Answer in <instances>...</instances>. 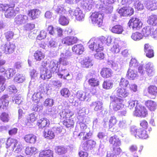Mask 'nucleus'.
I'll return each instance as SVG.
<instances>
[{
    "label": "nucleus",
    "mask_w": 157,
    "mask_h": 157,
    "mask_svg": "<svg viewBox=\"0 0 157 157\" xmlns=\"http://www.w3.org/2000/svg\"><path fill=\"white\" fill-rule=\"evenodd\" d=\"M154 67L153 64L148 63L145 65V71L147 74L149 76H153L155 73Z\"/></svg>",
    "instance_id": "bb28decb"
},
{
    "label": "nucleus",
    "mask_w": 157,
    "mask_h": 157,
    "mask_svg": "<svg viewBox=\"0 0 157 157\" xmlns=\"http://www.w3.org/2000/svg\"><path fill=\"white\" fill-rule=\"evenodd\" d=\"M110 98L111 100L110 105L114 111L121 109L124 107V105L123 103L124 100L123 99L117 97H110Z\"/></svg>",
    "instance_id": "20e7f679"
},
{
    "label": "nucleus",
    "mask_w": 157,
    "mask_h": 157,
    "mask_svg": "<svg viewBox=\"0 0 157 157\" xmlns=\"http://www.w3.org/2000/svg\"><path fill=\"white\" fill-rule=\"evenodd\" d=\"M75 98L77 101H83L88 99L86 93L81 90H78L76 92Z\"/></svg>",
    "instance_id": "4be33fe9"
},
{
    "label": "nucleus",
    "mask_w": 157,
    "mask_h": 157,
    "mask_svg": "<svg viewBox=\"0 0 157 157\" xmlns=\"http://www.w3.org/2000/svg\"><path fill=\"white\" fill-rule=\"evenodd\" d=\"M144 104L145 106L151 111H155L157 107V104L156 102L151 100H148L146 101Z\"/></svg>",
    "instance_id": "c756f323"
},
{
    "label": "nucleus",
    "mask_w": 157,
    "mask_h": 157,
    "mask_svg": "<svg viewBox=\"0 0 157 157\" xmlns=\"http://www.w3.org/2000/svg\"><path fill=\"white\" fill-rule=\"evenodd\" d=\"M143 25L141 21L138 18L132 17L129 20L128 25L133 30H139L142 27Z\"/></svg>",
    "instance_id": "0eeeda50"
},
{
    "label": "nucleus",
    "mask_w": 157,
    "mask_h": 157,
    "mask_svg": "<svg viewBox=\"0 0 157 157\" xmlns=\"http://www.w3.org/2000/svg\"><path fill=\"white\" fill-rule=\"evenodd\" d=\"M96 143L94 141L90 140H87L85 141L82 142L81 143V146L82 148L84 150L87 149L90 147H94Z\"/></svg>",
    "instance_id": "c85d7f7f"
},
{
    "label": "nucleus",
    "mask_w": 157,
    "mask_h": 157,
    "mask_svg": "<svg viewBox=\"0 0 157 157\" xmlns=\"http://www.w3.org/2000/svg\"><path fill=\"white\" fill-rule=\"evenodd\" d=\"M102 103L100 101H96L92 102L90 105V106L94 108L96 111H101L102 109Z\"/></svg>",
    "instance_id": "7c9ffc66"
},
{
    "label": "nucleus",
    "mask_w": 157,
    "mask_h": 157,
    "mask_svg": "<svg viewBox=\"0 0 157 157\" xmlns=\"http://www.w3.org/2000/svg\"><path fill=\"white\" fill-rule=\"evenodd\" d=\"M36 104L33 105V109L35 111H40L43 109L42 104L40 101L35 102Z\"/></svg>",
    "instance_id": "603ef678"
},
{
    "label": "nucleus",
    "mask_w": 157,
    "mask_h": 157,
    "mask_svg": "<svg viewBox=\"0 0 157 157\" xmlns=\"http://www.w3.org/2000/svg\"><path fill=\"white\" fill-rule=\"evenodd\" d=\"M148 24L153 26L157 25V15H151L150 16L147 20Z\"/></svg>",
    "instance_id": "4c0bfd02"
},
{
    "label": "nucleus",
    "mask_w": 157,
    "mask_h": 157,
    "mask_svg": "<svg viewBox=\"0 0 157 157\" xmlns=\"http://www.w3.org/2000/svg\"><path fill=\"white\" fill-rule=\"evenodd\" d=\"M120 15L122 16H130L134 12L133 9L130 7L124 6L120 9L118 11Z\"/></svg>",
    "instance_id": "4468645a"
},
{
    "label": "nucleus",
    "mask_w": 157,
    "mask_h": 157,
    "mask_svg": "<svg viewBox=\"0 0 157 157\" xmlns=\"http://www.w3.org/2000/svg\"><path fill=\"white\" fill-rule=\"evenodd\" d=\"M90 18L93 24H97L99 26L102 25L103 14L100 12H95L92 13Z\"/></svg>",
    "instance_id": "39448f33"
},
{
    "label": "nucleus",
    "mask_w": 157,
    "mask_h": 157,
    "mask_svg": "<svg viewBox=\"0 0 157 157\" xmlns=\"http://www.w3.org/2000/svg\"><path fill=\"white\" fill-rule=\"evenodd\" d=\"M129 83V82L128 80L124 78H122L121 79L119 85L122 88L126 87L128 85Z\"/></svg>",
    "instance_id": "e2e57ef3"
},
{
    "label": "nucleus",
    "mask_w": 157,
    "mask_h": 157,
    "mask_svg": "<svg viewBox=\"0 0 157 157\" xmlns=\"http://www.w3.org/2000/svg\"><path fill=\"white\" fill-rule=\"evenodd\" d=\"M143 36L142 33L138 32H135L132 33V38L134 40H139L143 38Z\"/></svg>",
    "instance_id": "8fccbe9b"
},
{
    "label": "nucleus",
    "mask_w": 157,
    "mask_h": 157,
    "mask_svg": "<svg viewBox=\"0 0 157 157\" xmlns=\"http://www.w3.org/2000/svg\"><path fill=\"white\" fill-rule=\"evenodd\" d=\"M0 120L4 123H7L9 121V114L5 112L2 113L0 115Z\"/></svg>",
    "instance_id": "49530a36"
},
{
    "label": "nucleus",
    "mask_w": 157,
    "mask_h": 157,
    "mask_svg": "<svg viewBox=\"0 0 157 157\" xmlns=\"http://www.w3.org/2000/svg\"><path fill=\"white\" fill-rule=\"evenodd\" d=\"M123 31V27L120 25H116L113 26L111 29L112 33L117 34H121Z\"/></svg>",
    "instance_id": "473e14b6"
},
{
    "label": "nucleus",
    "mask_w": 157,
    "mask_h": 157,
    "mask_svg": "<svg viewBox=\"0 0 157 157\" xmlns=\"http://www.w3.org/2000/svg\"><path fill=\"white\" fill-rule=\"evenodd\" d=\"M47 36V33L45 31L42 30L41 31L38 35L37 36V39L41 40L45 39Z\"/></svg>",
    "instance_id": "0e129e2a"
},
{
    "label": "nucleus",
    "mask_w": 157,
    "mask_h": 157,
    "mask_svg": "<svg viewBox=\"0 0 157 157\" xmlns=\"http://www.w3.org/2000/svg\"><path fill=\"white\" fill-rule=\"evenodd\" d=\"M68 118L63 121L62 124L67 128H73L74 126L75 122L72 118Z\"/></svg>",
    "instance_id": "2f4dec72"
},
{
    "label": "nucleus",
    "mask_w": 157,
    "mask_h": 157,
    "mask_svg": "<svg viewBox=\"0 0 157 157\" xmlns=\"http://www.w3.org/2000/svg\"><path fill=\"white\" fill-rule=\"evenodd\" d=\"M88 82L90 86L94 87L98 86L99 84L98 79L95 78H91L89 79Z\"/></svg>",
    "instance_id": "37998d69"
},
{
    "label": "nucleus",
    "mask_w": 157,
    "mask_h": 157,
    "mask_svg": "<svg viewBox=\"0 0 157 157\" xmlns=\"http://www.w3.org/2000/svg\"><path fill=\"white\" fill-rule=\"evenodd\" d=\"M130 132L131 134L136 139L144 140L149 137L147 130L141 128L132 127Z\"/></svg>",
    "instance_id": "f03ea898"
},
{
    "label": "nucleus",
    "mask_w": 157,
    "mask_h": 157,
    "mask_svg": "<svg viewBox=\"0 0 157 157\" xmlns=\"http://www.w3.org/2000/svg\"><path fill=\"white\" fill-rule=\"evenodd\" d=\"M28 20L27 16L19 14L17 15L14 19V23L18 25H20L26 23Z\"/></svg>",
    "instance_id": "dca6fc26"
},
{
    "label": "nucleus",
    "mask_w": 157,
    "mask_h": 157,
    "mask_svg": "<svg viewBox=\"0 0 157 157\" xmlns=\"http://www.w3.org/2000/svg\"><path fill=\"white\" fill-rule=\"evenodd\" d=\"M144 4L148 10L152 11L157 9V1L155 0H147Z\"/></svg>",
    "instance_id": "6ab92c4d"
},
{
    "label": "nucleus",
    "mask_w": 157,
    "mask_h": 157,
    "mask_svg": "<svg viewBox=\"0 0 157 157\" xmlns=\"http://www.w3.org/2000/svg\"><path fill=\"white\" fill-rule=\"evenodd\" d=\"M9 96L7 94L2 95L0 98V108L6 109L8 105L9 101L7 99Z\"/></svg>",
    "instance_id": "5701e85b"
},
{
    "label": "nucleus",
    "mask_w": 157,
    "mask_h": 157,
    "mask_svg": "<svg viewBox=\"0 0 157 157\" xmlns=\"http://www.w3.org/2000/svg\"><path fill=\"white\" fill-rule=\"evenodd\" d=\"M5 36L7 40L11 39L14 35V33L12 31H8L5 33Z\"/></svg>",
    "instance_id": "774afa93"
},
{
    "label": "nucleus",
    "mask_w": 157,
    "mask_h": 157,
    "mask_svg": "<svg viewBox=\"0 0 157 157\" xmlns=\"http://www.w3.org/2000/svg\"><path fill=\"white\" fill-rule=\"evenodd\" d=\"M73 52L77 54H82L84 51V48L83 45L81 44L75 45L72 48Z\"/></svg>",
    "instance_id": "cd10ccee"
},
{
    "label": "nucleus",
    "mask_w": 157,
    "mask_h": 157,
    "mask_svg": "<svg viewBox=\"0 0 157 157\" xmlns=\"http://www.w3.org/2000/svg\"><path fill=\"white\" fill-rule=\"evenodd\" d=\"M148 92L151 95H157V86L153 85H150L147 88Z\"/></svg>",
    "instance_id": "79ce46f5"
},
{
    "label": "nucleus",
    "mask_w": 157,
    "mask_h": 157,
    "mask_svg": "<svg viewBox=\"0 0 157 157\" xmlns=\"http://www.w3.org/2000/svg\"><path fill=\"white\" fill-rule=\"evenodd\" d=\"M40 14V12L37 9H33L29 10L27 13L28 16L32 20L38 18Z\"/></svg>",
    "instance_id": "a878e982"
},
{
    "label": "nucleus",
    "mask_w": 157,
    "mask_h": 157,
    "mask_svg": "<svg viewBox=\"0 0 157 157\" xmlns=\"http://www.w3.org/2000/svg\"><path fill=\"white\" fill-rule=\"evenodd\" d=\"M44 136L48 139H54L55 136L54 132L52 131L51 129H48V131H44L43 132Z\"/></svg>",
    "instance_id": "a19ab883"
},
{
    "label": "nucleus",
    "mask_w": 157,
    "mask_h": 157,
    "mask_svg": "<svg viewBox=\"0 0 157 157\" xmlns=\"http://www.w3.org/2000/svg\"><path fill=\"white\" fill-rule=\"evenodd\" d=\"M118 121L116 117L114 116H111L109 120V128H112L116 125Z\"/></svg>",
    "instance_id": "a18cd8bd"
},
{
    "label": "nucleus",
    "mask_w": 157,
    "mask_h": 157,
    "mask_svg": "<svg viewBox=\"0 0 157 157\" xmlns=\"http://www.w3.org/2000/svg\"><path fill=\"white\" fill-rule=\"evenodd\" d=\"M72 17H75V19L78 21H82L84 19L85 14L79 8H76L71 13Z\"/></svg>",
    "instance_id": "a211bd4d"
},
{
    "label": "nucleus",
    "mask_w": 157,
    "mask_h": 157,
    "mask_svg": "<svg viewBox=\"0 0 157 157\" xmlns=\"http://www.w3.org/2000/svg\"><path fill=\"white\" fill-rule=\"evenodd\" d=\"M135 108L134 115L136 116L144 118L148 115V111L144 106L141 105L137 104Z\"/></svg>",
    "instance_id": "423d86ee"
},
{
    "label": "nucleus",
    "mask_w": 157,
    "mask_h": 157,
    "mask_svg": "<svg viewBox=\"0 0 157 157\" xmlns=\"http://www.w3.org/2000/svg\"><path fill=\"white\" fill-rule=\"evenodd\" d=\"M113 83L110 80L104 81L103 84V87L106 89H109L113 87Z\"/></svg>",
    "instance_id": "4d7b16f0"
},
{
    "label": "nucleus",
    "mask_w": 157,
    "mask_h": 157,
    "mask_svg": "<svg viewBox=\"0 0 157 157\" xmlns=\"http://www.w3.org/2000/svg\"><path fill=\"white\" fill-rule=\"evenodd\" d=\"M71 53L69 51L66 50L64 52L61 53L60 57L57 63L60 64H62L63 66L68 64L67 59L71 56Z\"/></svg>",
    "instance_id": "ddd939ff"
},
{
    "label": "nucleus",
    "mask_w": 157,
    "mask_h": 157,
    "mask_svg": "<svg viewBox=\"0 0 157 157\" xmlns=\"http://www.w3.org/2000/svg\"><path fill=\"white\" fill-rule=\"evenodd\" d=\"M144 51L146 54V56L148 58H152L154 56V50L151 45L149 43H146L144 44Z\"/></svg>",
    "instance_id": "f3484780"
},
{
    "label": "nucleus",
    "mask_w": 157,
    "mask_h": 157,
    "mask_svg": "<svg viewBox=\"0 0 157 157\" xmlns=\"http://www.w3.org/2000/svg\"><path fill=\"white\" fill-rule=\"evenodd\" d=\"M24 79L23 75L19 74H17L13 79L14 81L17 83H21L24 81Z\"/></svg>",
    "instance_id": "864d4df0"
},
{
    "label": "nucleus",
    "mask_w": 157,
    "mask_h": 157,
    "mask_svg": "<svg viewBox=\"0 0 157 157\" xmlns=\"http://www.w3.org/2000/svg\"><path fill=\"white\" fill-rule=\"evenodd\" d=\"M58 63H56L54 61H51L49 66V71L52 73H56L59 70V67H58Z\"/></svg>",
    "instance_id": "58836bf2"
},
{
    "label": "nucleus",
    "mask_w": 157,
    "mask_h": 157,
    "mask_svg": "<svg viewBox=\"0 0 157 157\" xmlns=\"http://www.w3.org/2000/svg\"><path fill=\"white\" fill-rule=\"evenodd\" d=\"M36 150L35 147H28L26 148L25 152L26 155H31L35 153Z\"/></svg>",
    "instance_id": "bf43d9fd"
},
{
    "label": "nucleus",
    "mask_w": 157,
    "mask_h": 157,
    "mask_svg": "<svg viewBox=\"0 0 157 157\" xmlns=\"http://www.w3.org/2000/svg\"><path fill=\"white\" fill-rule=\"evenodd\" d=\"M53 153L52 151L50 149L43 150L39 154L40 157H53Z\"/></svg>",
    "instance_id": "e433bc0d"
},
{
    "label": "nucleus",
    "mask_w": 157,
    "mask_h": 157,
    "mask_svg": "<svg viewBox=\"0 0 157 157\" xmlns=\"http://www.w3.org/2000/svg\"><path fill=\"white\" fill-rule=\"evenodd\" d=\"M50 124L49 120L46 118H42L39 120L36 123V125L40 128H43L48 127Z\"/></svg>",
    "instance_id": "b1692460"
},
{
    "label": "nucleus",
    "mask_w": 157,
    "mask_h": 157,
    "mask_svg": "<svg viewBox=\"0 0 157 157\" xmlns=\"http://www.w3.org/2000/svg\"><path fill=\"white\" fill-rule=\"evenodd\" d=\"M2 75H0V93L3 91L5 89V82L6 79Z\"/></svg>",
    "instance_id": "09e8293b"
},
{
    "label": "nucleus",
    "mask_w": 157,
    "mask_h": 157,
    "mask_svg": "<svg viewBox=\"0 0 157 157\" xmlns=\"http://www.w3.org/2000/svg\"><path fill=\"white\" fill-rule=\"evenodd\" d=\"M36 136L32 133H29L25 135L24 139L28 144H34L36 140Z\"/></svg>",
    "instance_id": "412c9836"
},
{
    "label": "nucleus",
    "mask_w": 157,
    "mask_h": 157,
    "mask_svg": "<svg viewBox=\"0 0 157 157\" xmlns=\"http://www.w3.org/2000/svg\"><path fill=\"white\" fill-rule=\"evenodd\" d=\"M58 75L59 78L66 79L67 77L70 75V74L67 70L65 69L62 70L60 73L58 74Z\"/></svg>",
    "instance_id": "3c124183"
},
{
    "label": "nucleus",
    "mask_w": 157,
    "mask_h": 157,
    "mask_svg": "<svg viewBox=\"0 0 157 157\" xmlns=\"http://www.w3.org/2000/svg\"><path fill=\"white\" fill-rule=\"evenodd\" d=\"M55 151L59 155L65 153V150L64 147L61 146H57L55 148Z\"/></svg>",
    "instance_id": "680f3d73"
},
{
    "label": "nucleus",
    "mask_w": 157,
    "mask_h": 157,
    "mask_svg": "<svg viewBox=\"0 0 157 157\" xmlns=\"http://www.w3.org/2000/svg\"><path fill=\"white\" fill-rule=\"evenodd\" d=\"M120 47L118 44H114L110 49V51L113 53H117L120 51Z\"/></svg>",
    "instance_id": "052dcab7"
},
{
    "label": "nucleus",
    "mask_w": 157,
    "mask_h": 157,
    "mask_svg": "<svg viewBox=\"0 0 157 157\" xmlns=\"http://www.w3.org/2000/svg\"><path fill=\"white\" fill-rule=\"evenodd\" d=\"M16 140L13 138H8L7 140L6 143V147L8 148L13 144H14Z\"/></svg>",
    "instance_id": "338daca9"
},
{
    "label": "nucleus",
    "mask_w": 157,
    "mask_h": 157,
    "mask_svg": "<svg viewBox=\"0 0 157 157\" xmlns=\"http://www.w3.org/2000/svg\"><path fill=\"white\" fill-rule=\"evenodd\" d=\"M22 145L16 140L13 147V150L16 153L20 152L21 150Z\"/></svg>",
    "instance_id": "de8ad7c7"
},
{
    "label": "nucleus",
    "mask_w": 157,
    "mask_h": 157,
    "mask_svg": "<svg viewBox=\"0 0 157 157\" xmlns=\"http://www.w3.org/2000/svg\"><path fill=\"white\" fill-rule=\"evenodd\" d=\"M16 48L14 44L12 43H7L2 44L1 47L2 52L5 54H10L13 53Z\"/></svg>",
    "instance_id": "6e6552de"
},
{
    "label": "nucleus",
    "mask_w": 157,
    "mask_h": 157,
    "mask_svg": "<svg viewBox=\"0 0 157 157\" xmlns=\"http://www.w3.org/2000/svg\"><path fill=\"white\" fill-rule=\"evenodd\" d=\"M81 66L84 68H89L92 66L91 60L88 58H85L81 62Z\"/></svg>",
    "instance_id": "c9c22d12"
},
{
    "label": "nucleus",
    "mask_w": 157,
    "mask_h": 157,
    "mask_svg": "<svg viewBox=\"0 0 157 157\" xmlns=\"http://www.w3.org/2000/svg\"><path fill=\"white\" fill-rule=\"evenodd\" d=\"M15 2L13 1L9 3L8 7L4 13L5 17L7 18H10L15 16L17 14L16 11L14 10L15 7Z\"/></svg>",
    "instance_id": "9d476101"
},
{
    "label": "nucleus",
    "mask_w": 157,
    "mask_h": 157,
    "mask_svg": "<svg viewBox=\"0 0 157 157\" xmlns=\"http://www.w3.org/2000/svg\"><path fill=\"white\" fill-rule=\"evenodd\" d=\"M137 75V73L136 71H134L131 68H129L127 74V78L131 80H133Z\"/></svg>",
    "instance_id": "f704fd0d"
},
{
    "label": "nucleus",
    "mask_w": 157,
    "mask_h": 157,
    "mask_svg": "<svg viewBox=\"0 0 157 157\" xmlns=\"http://www.w3.org/2000/svg\"><path fill=\"white\" fill-rule=\"evenodd\" d=\"M44 89L43 86H41L39 91L35 92L32 95V100L34 102L40 101V99L43 98V94L44 93L46 94L47 92L48 89L45 86V91Z\"/></svg>",
    "instance_id": "1a4fd4ad"
},
{
    "label": "nucleus",
    "mask_w": 157,
    "mask_h": 157,
    "mask_svg": "<svg viewBox=\"0 0 157 157\" xmlns=\"http://www.w3.org/2000/svg\"><path fill=\"white\" fill-rule=\"evenodd\" d=\"M103 43L101 40H98L95 42L91 43L89 46L92 50H95L96 52H100L103 50Z\"/></svg>",
    "instance_id": "9b49d317"
},
{
    "label": "nucleus",
    "mask_w": 157,
    "mask_h": 157,
    "mask_svg": "<svg viewBox=\"0 0 157 157\" xmlns=\"http://www.w3.org/2000/svg\"><path fill=\"white\" fill-rule=\"evenodd\" d=\"M139 65V62L135 58H132L129 63V66L130 67H136Z\"/></svg>",
    "instance_id": "69168bd1"
},
{
    "label": "nucleus",
    "mask_w": 157,
    "mask_h": 157,
    "mask_svg": "<svg viewBox=\"0 0 157 157\" xmlns=\"http://www.w3.org/2000/svg\"><path fill=\"white\" fill-rule=\"evenodd\" d=\"M73 112L68 109H62L59 113L60 119L61 121H63L68 118H70L73 116Z\"/></svg>",
    "instance_id": "2eb2a0df"
},
{
    "label": "nucleus",
    "mask_w": 157,
    "mask_h": 157,
    "mask_svg": "<svg viewBox=\"0 0 157 157\" xmlns=\"http://www.w3.org/2000/svg\"><path fill=\"white\" fill-rule=\"evenodd\" d=\"M15 70L13 68H9L4 73V76L7 79H10L13 77L16 73Z\"/></svg>",
    "instance_id": "ea45409f"
},
{
    "label": "nucleus",
    "mask_w": 157,
    "mask_h": 157,
    "mask_svg": "<svg viewBox=\"0 0 157 157\" xmlns=\"http://www.w3.org/2000/svg\"><path fill=\"white\" fill-rule=\"evenodd\" d=\"M59 22L61 25H65L68 24L69 21L65 16H61L59 18Z\"/></svg>",
    "instance_id": "5fc2aeb1"
},
{
    "label": "nucleus",
    "mask_w": 157,
    "mask_h": 157,
    "mask_svg": "<svg viewBox=\"0 0 157 157\" xmlns=\"http://www.w3.org/2000/svg\"><path fill=\"white\" fill-rule=\"evenodd\" d=\"M33 56L36 61H40L44 58L45 56L40 51L37 50L34 53Z\"/></svg>",
    "instance_id": "72a5a7b5"
},
{
    "label": "nucleus",
    "mask_w": 157,
    "mask_h": 157,
    "mask_svg": "<svg viewBox=\"0 0 157 157\" xmlns=\"http://www.w3.org/2000/svg\"><path fill=\"white\" fill-rule=\"evenodd\" d=\"M154 29L152 27L147 26L144 28L143 30V31L146 36L151 34L152 32L153 31Z\"/></svg>",
    "instance_id": "6e6d98bb"
},
{
    "label": "nucleus",
    "mask_w": 157,
    "mask_h": 157,
    "mask_svg": "<svg viewBox=\"0 0 157 157\" xmlns=\"http://www.w3.org/2000/svg\"><path fill=\"white\" fill-rule=\"evenodd\" d=\"M109 142L113 144V153L114 155H118L120 154L122 150L119 147L121 145V141L116 135L111 136L109 139Z\"/></svg>",
    "instance_id": "f257e3e1"
},
{
    "label": "nucleus",
    "mask_w": 157,
    "mask_h": 157,
    "mask_svg": "<svg viewBox=\"0 0 157 157\" xmlns=\"http://www.w3.org/2000/svg\"><path fill=\"white\" fill-rule=\"evenodd\" d=\"M100 73L102 77L107 78L112 77L113 71L110 68L104 67L101 69Z\"/></svg>",
    "instance_id": "aec40b11"
},
{
    "label": "nucleus",
    "mask_w": 157,
    "mask_h": 157,
    "mask_svg": "<svg viewBox=\"0 0 157 157\" xmlns=\"http://www.w3.org/2000/svg\"><path fill=\"white\" fill-rule=\"evenodd\" d=\"M78 40V39L76 37L67 36L62 39V43L67 45L70 46L77 43Z\"/></svg>",
    "instance_id": "f8f14e48"
},
{
    "label": "nucleus",
    "mask_w": 157,
    "mask_h": 157,
    "mask_svg": "<svg viewBox=\"0 0 157 157\" xmlns=\"http://www.w3.org/2000/svg\"><path fill=\"white\" fill-rule=\"evenodd\" d=\"M61 94L65 98H68L70 94V92L67 88H63L60 90Z\"/></svg>",
    "instance_id": "13d9d810"
},
{
    "label": "nucleus",
    "mask_w": 157,
    "mask_h": 157,
    "mask_svg": "<svg viewBox=\"0 0 157 157\" xmlns=\"http://www.w3.org/2000/svg\"><path fill=\"white\" fill-rule=\"evenodd\" d=\"M129 93L126 89L124 88H117L116 90L117 96L121 98H124L127 97L129 95Z\"/></svg>",
    "instance_id": "393cba45"
},
{
    "label": "nucleus",
    "mask_w": 157,
    "mask_h": 157,
    "mask_svg": "<svg viewBox=\"0 0 157 157\" xmlns=\"http://www.w3.org/2000/svg\"><path fill=\"white\" fill-rule=\"evenodd\" d=\"M80 125L81 131L78 135L79 139L85 141L90 139L92 133L90 131H89V128L85 124L82 123L80 124Z\"/></svg>",
    "instance_id": "7ed1b4c3"
},
{
    "label": "nucleus",
    "mask_w": 157,
    "mask_h": 157,
    "mask_svg": "<svg viewBox=\"0 0 157 157\" xmlns=\"http://www.w3.org/2000/svg\"><path fill=\"white\" fill-rule=\"evenodd\" d=\"M52 73L48 69H47L44 73H41L40 75V78L43 80L49 79L52 77Z\"/></svg>",
    "instance_id": "c03bdc74"
}]
</instances>
